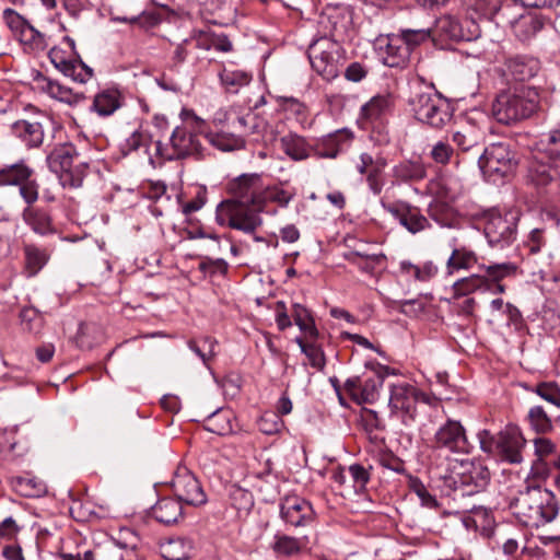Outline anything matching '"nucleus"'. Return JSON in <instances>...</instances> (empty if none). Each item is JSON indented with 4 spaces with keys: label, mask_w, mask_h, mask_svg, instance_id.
<instances>
[{
    "label": "nucleus",
    "mask_w": 560,
    "mask_h": 560,
    "mask_svg": "<svg viewBox=\"0 0 560 560\" xmlns=\"http://www.w3.org/2000/svg\"><path fill=\"white\" fill-rule=\"evenodd\" d=\"M262 189L261 176L256 173L243 174L231 180L228 190L232 197L217 206V223L247 234L254 233L262 223L259 217Z\"/></svg>",
    "instance_id": "f257e3e1"
},
{
    "label": "nucleus",
    "mask_w": 560,
    "mask_h": 560,
    "mask_svg": "<svg viewBox=\"0 0 560 560\" xmlns=\"http://www.w3.org/2000/svg\"><path fill=\"white\" fill-rule=\"evenodd\" d=\"M512 508L521 523L536 528L551 523L559 513L556 495L541 487H528L520 492Z\"/></svg>",
    "instance_id": "f03ea898"
},
{
    "label": "nucleus",
    "mask_w": 560,
    "mask_h": 560,
    "mask_svg": "<svg viewBox=\"0 0 560 560\" xmlns=\"http://www.w3.org/2000/svg\"><path fill=\"white\" fill-rule=\"evenodd\" d=\"M538 107V91L521 85L498 93L492 102L491 114L498 122L512 125L529 118Z\"/></svg>",
    "instance_id": "7ed1b4c3"
},
{
    "label": "nucleus",
    "mask_w": 560,
    "mask_h": 560,
    "mask_svg": "<svg viewBox=\"0 0 560 560\" xmlns=\"http://www.w3.org/2000/svg\"><path fill=\"white\" fill-rule=\"evenodd\" d=\"M411 88L409 105L417 120L435 129H441L450 122L451 104L435 91L433 84L425 85L424 80L418 78Z\"/></svg>",
    "instance_id": "20e7f679"
},
{
    "label": "nucleus",
    "mask_w": 560,
    "mask_h": 560,
    "mask_svg": "<svg viewBox=\"0 0 560 560\" xmlns=\"http://www.w3.org/2000/svg\"><path fill=\"white\" fill-rule=\"evenodd\" d=\"M205 121L190 114L185 125L176 127L170 138V147H164L161 141L154 142L155 155L163 160L183 159L186 156L199 158L202 155L203 145L201 139Z\"/></svg>",
    "instance_id": "39448f33"
},
{
    "label": "nucleus",
    "mask_w": 560,
    "mask_h": 560,
    "mask_svg": "<svg viewBox=\"0 0 560 560\" xmlns=\"http://www.w3.org/2000/svg\"><path fill=\"white\" fill-rule=\"evenodd\" d=\"M47 164L63 187L78 188L82 186L88 165L78 161V152L70 143L60 144L47 155Z\"/></svg>",
    "instance_id": "423d86ee"
},
{
    "label": "nucleus",
    "mask_w": 560,
    "mask_h": 560,
    "mask_svg": "<svg viewBox=\"0 0 560 560\" xmlns=\"http://www.w3.org/2000/svg\"><path fill=\"white\" fill-rule=\"evenodd\" d=\"M517 163L516 154L509 144L502 142L488 145L478 160L482 174L493 183L513 174Z\"/></svg>",
    "instance_id": "0eeeda50"
},
{
    "label": "nucleus",
    "mask_w": 560,
    "mask_h": 560,
    "mask_svg": "<svg viewBox=\"0 0 560 560\" xmlns=\"http://www.w3.org/2000/svg\"><path fill=\"white\" fill-rule=\"evenodd\" d=\"M5 23L14 37L30 52L43 51L47 48L46 36L34 28L22 15L13 10L4 11Z\"/></svg>",
    "instance_id": "6e6552de"
},
{
    "label": "nucleus",
    "mask_w": 560,
    "mask_h": 560,
    "mask_svg": "<svg viewBox=\"0 0 560 560\" xmlns=\"http://www.w3.org/2000/svg\"><path fill=\"white\" fill-rule=\"evenodd\" d=\"M171 485L179 503L199 506L207 502V495L200 482L187 468H178Z\"/></svg>",
    "instance_id": "1a4fd4ad"
},
{
    "label": "nucleus",
    "mask_w": 560,
    "mask_h": 560,
    "mask_svg": "<svg viewBox=\"0 0 560 560\" xmlns=\"http://www.w3.org/2000/svg\"><path fill=\"white\" fill-rule=\"evenodd\" d=\"M382 207L386 212L392 214L401 226L412 234L420 233L430 228V222L428 218L421 213V210L407 201H382Z\"/></svg>",
    "instance_id": "9d476101"
},
{
    "label": "nucleus",
    "mask_w": 560,
    "mask_h": 560,
    "mask_svg": "<svg viewBox=\"0 0 560 560\" xmlns=\"http://www.w3.org/2000/svg\"><path fill=\"white\" fill-rule=\"evenodd\" d=\"M463 470L452 476L454 490H458L463 495L479 492L486 488L490 479L489 469L481 464L462 465Z\"/></svg>",
    "instance_id": "9b49d317"
},
{
    "label": "nucleus",
    "mask_w": 560,
    "mask_h": 560,
    "mask_svg": "<svg viewBox=\"0 0 560 560\" xmlns=\"http://www.w3.org/2000/svg\"><path fill=\"white\" fill-rule=\"evenodd\" d=\"M434 443L436 447H444L454 453H469L472 447L462 423L451 419L438 429Z\"/></svg>",
    "instance_id": "f8f14e48"
},
{
    "label": "nucleus",
    "mask_w": 560,
    "mask_h": 560,
    "mask_svg": "<svg viewBox=\"0 0 560 560\" xmlns=\"http://www.w3.org/2000/svg\"><path fill=\"white\" fill-rule=\"evenodd\" d=\"M383 382V376L375 373L364 377L355 376L347 380L345 389L357 404H373L378 398Z\"/></svg>",
    "instance_id": "ddd939ff"
},
{
    "label": "nucleus",
    "mask_w": 560,
    "mask_h": 560,
    "mask_svg": "<svg viewBox=\"0 0 560 560\" xmlns=\"http://www.w3.org/2000/svg\"><path fill=\"white\" fill-rule=\"evenodd\" d=\"M317 45H319L320 50V65L317 63V74L330 81L339 74L342 48L336 40H331L327 37L317 38Z\"/></svg>",
    "instance_id": "4468645a"
},
{
    "label": "nucleus",
    "mask_w": 560,
    "mask_h": 560,
    "mask_svg": "<svg viewBox=\"0 0 560 560\" xmlns=\"http://www.w3.org/2000/svg\"><path fill=\"white\" fill-rule=\"evenodd\" d=\"M556 180L560 182V170L535 152L527 165L526 182L540 188Z\"/></svg>",
    "instance_id": "2eb2a0df"
},
{
    "label": "nucleus",
    "mask_w": 560,
    "mask_h": 560,
    "mask_svg": "<svg viewBox=\"0 0 560 560\" xmlns=\"http://www.w3.org/2000/svg\"><path fill=\"white\" fill-rule=\"evenodd\" d=\"M513 217L492 213L485 224V235L491 245L509 244L515 234Z\"/></svg>",
    "instance_id": "dca6fc26"
},
{
    "label": "nucleus",
    "mask_w": 560,
    "mask_h": 560,
    "mask_svg": "<svg viewBox=\"0 0 560 560\" xmlns=\"http://www.w3.org/2000/svg\"><path fill=\"white\" fill-rule=\"evenodd\" d=\"M49 59L56 69L75 82L84 83L93 75L90 67L80 60L67 59L59 48H52L49 51Z\"/></svg>",
    "instance_id": "f3484780"
},
{
    "label": "nucleus",
    "mask_w": 560,
    "mask_h": 560,
    "mask_svg": "<svg viewBox=\"0 0 560 560\" xmlns=\"http://www.w3.org/2000/svg\"><path fill=\"white\" fill-rule=\"evenodd\" d=\"M525 442L518 430L508 428L497 436L498 453L509 463L518 464L523 460L522 450L525 446Z\"/></svg>",
    "instance_id": "a211bd4d"
},
{
    "label": "nucleus",
    "mask_w": 560,
    "mask_h": 560,
    "mask_svg": "<svg viewBox=\"0 0 560 560\" xmlns=\"http://www.w3.org/2000/svg\"><path fill=\"white\" fill-rule=\"evenodd\" d=\"M419 398L417 388L408 383H398L392 386L389 406L413 419Z\"/></svg>",
    "instance_id": "6ab92c4d"
},
{
    "label": "nucleus",
    "mask_w": 560,
    "mask_h": 560,
    "mask_svg": "<svg viewBox=\"0 0 560 560\" xmlns=\"http://www.w3.org/2000/svg\"><path fill=\"white\" fill-rule=\"evenodd\" d=\"M380 54L388 67H401L409 59V48L405 46L400 35H390L380 39Z\"/></svg>",
    "instance_id": "aec40b11"
},
{
    "label": "nucleus",
    "mask_w": 560,
    "mask_h": 560,
    "mask_svg": "<svg viewBox=\"0 0 560 560\" xmlns=\"http://www.w3.org/2000/svg\"><path fill=\"white\" fill-rule=\"evenodd\" d=\"M471 25L475 27L474 31L465 30L463 24L452 15H444L436 20L435 27L432 30L434 37L440 36L442 38H447L452 40H470L476 36L477 27L474 23Z\"/></svg>",
    "instance_id": "412c9836"
},
{
    "label": "nucleus",
    "mask_w": 560,
    "mask_h": 560,
    "mask_svg": "<svg viewBox=\"0 0 560 560\" xmlns=\"http://www.w3.org/2000/svg\"><path fill=\"white\" fill-rule=\"evenodd\" d=\"M122 103V92L117 86H107L95 94L91 109L98 116L107 117L119 109Z\"/></svg>",
    "instance_id": "4be33fe9"
},
{
    "label": "nucleus",
    "mask_w": 560,
    "mask_h": 560,
    "mask_svg": "<svg viewBox=\"0 0 560 560\" xmlns=\"http://www.w3.org/2000/svg\"><path fill=\"white\" fill-rule=\"evenodd\" d=\"M311 511V505L296 497H287L280 504V515L282 520L291 525L300 526L312 522L306 512Z\"/></svg>",
    "instance_id": "5701e85b"
},
{
    "label": "nucleus",
    "mask_w": 560,
    "mask_h": 560,
    "mask_svg": "<svg viewBox=\"0 0 560 560\" xmlns=\"http://www.w3.org/2000/svg\"><path fill=\"white\" fill-rule=\"evenodd\" d=\"M452 139L462 152L478 153L483 142V132L479 127L467 124L455 130Z\"/></svg>",
    "instance_id": "b1692460"
},
{
    "label": "nucleus",
    "mask_w": 560,
    "mask_h": 560,
    "mask_svg": "<svg viewBox=\"0 0 560 560\" xmlns=\"http://www.w3.org/2000/svg\"><path fill=\"white\" fill-rule=\"evenodd\" d=\"M12 131L28 148H37L44 141V128L37 121L18 120L13 124Z\"/></svg>",
    "instance_id": "393cba45"
},
{
    "label": "nucleus",
    "mask_w": 560,
    "mask_h": 560,
    "mask_svg": "<svg viewBox=\"0 0 560 560\" xmlns=\"http://www.w3.org/2000/svg\"><path fill=\"white\" fill-rule=\"evenodd\" d=\"M392 107L393 101L388 94L375 95L361 107L360 119L366 122L380 120Z\"/></svg>",
    "instance_id": "a878e982"
},
{
    "label": "nucleus",
    "mask_w": 560,
    "mask_h": 560,
    "mask_svg": "<svg viewBox=\"0 0 560 560\" xmlns=\"http://www.w3.org/2000/svg\"><path fill=\"white\" fill-rule=\"evenodd\" d=\"M393 177L396 182H419L427 176L424 164L419 160H405L396 164L393 170Z\"/></svg>",
    "instance_id": "bb28decb"
},
{
    "label": "nucleus",
    "mask_w": 560,
    "mask_h": 560,
    "mask_svg": "<svg viewBox=\"0 0 560 560\" xmlns=\"http://www.w3.org/2000/svg\"><path fill=\"white\" fill-rule=\"evenodd\" d=\"M536 152L560 170V128L544 135Z\"/></svg>",
    "instance_id": "cd10ccee"
},
{
    "label": "nucleus",
    "mask_w": 560,
    "mask_h": 560,
    "mask_svg": "<svg viewBox=\"0 0 560 560\" xmlns=\"http://www.w3.org/2000/svg\"><path fill=\"white\" fill-rule=\"evenodd\" d=\"M154 518L163 524L176 523L183 515L182 503L176 499L163 498L152 508Z\"/></svg>",
    "instance_id": "c85d7f7f"
},
{
    "label": "nucleus",
    "mask_w": 560,
    "mask_h": 560,
    "mask_svg": "<svg viewBox=\"0 0 560 560\" xmlns=\"http://www.w3.org/2000/svg\"><path fill=\"white\" fill-rule=\"evenodd\" d=\"M477 260L475 252L466 247H454L446 261V272L453 275L459 270H468L477 264Z\"/></svg>",
    "instance_id": "c756f323"
},
{
    "label": "nucleus",
    "mask_w": 560,
    "mask_h": 560,
    "mask_svg": "<svg viewBox=\"0 0 560 560\" xmlns=\"http://www.w3.org/2000/svg\"><path fill=\"white\" fill-rule=\"evenodd\" d=\"M49 255L43 248H39L33 244H26L24 246V272L27 277L36 276L47 264Z\"/></svg>",
    "instance_id": "7c9ffc66"
},
{
    "label": "nucleus",
    "mask_w": 560,
    "mask_h": 560,
    "mask_svg": "<svg viewBox=\"0 0 560 560\" xmlns=\"http://www.w3.org/2000/svg\"><path fill=\"white\" fill-rule=\"evenodd\" d=\"M506 74L515 81H525L533 78L537 71V65L533 60L523 57L509 58L505 62Z\"/></svg>",
    "instance_id": "2f4dec72"
},
{
    "label": "nucleus",
    "mask_w": 560,
    "mask_h": 560,
    "mask_svg": "<svg viewBox=\"0 0 560 560\" xmlns=\"http://www.w3.org/2000/svg\"><path fill=\"white\" fill-rule=\"evenodd\" d=\"M192 541L187 538H172L161 546V553L166 560H186L192 551Z\"/></svg>",
    "instance_id": "473e14b6"
},
{
    "label": "nucleus",
    "mask_w": 560,
    "mask_h": 560,
    "mask_svg": "<svg viewBox=\"0 0 560 560\" xmlns=\"http://www.w3.org/2000/svg\"><path fill=\"white\" fill-rule=\"evenodd\" d=\"M478 290H489V280L482 275H471L453 283L454 298L469 295Z\"/></svg>",
    "instance_id": "72a5a7b5"
},
{
    "label": "nucleus",
    "mask_w": 560,
    "mask_h": 560,
    "mask_svg": "<svg viewBox=\"0 0 560 560\" xmlns=\"http://www.w3.org/2000/svg\"><path fill=\"white\" fill-rule=\"evenodd\" d=\"M43 90L52 98L69 105H77L85 97L83 94L74 93L70 88L60 84L57 81L45 80Z\"/></svg>",
    "instance_id": "f704fd0d"
},
{
    "label": "nucleus",
    "mask_w": 560,
    "mask_h": 560,
    "mask_svg": "<svg viewBox=\"0 0 560 560\" xmlns=\"http://www.w3.org/2000/svg\"><path fill=\"white\" fill-rule=\"evenodd\" d=\"M33 171L24 163H16L0 170V185L20 186L22 183L31 178Z\"/></svg>",
    "instance_id": "c9c22d12"
},
{
    "label": "nucleus",
    "mask_w": 560,
    "mask_h": 560,
    "mask_svg": "<svg viewBox=\"0 0 560 560\" xmlns=\"http://www.w3.org/2000/svg\"><path fill=\"white\" fill-rule=\"evenodd\" d=\"M480 268L485 271L483 276L489 280V290L492 283H499L506 278L515 277L518 269L513 262L481 265Z\"/></svg>",
    "instance_id": "e433bc0d"
},
{
    "label": "nucleus",
    "mask_w": 560,
    "mask_h": 560,
    "mask_svg": "<svg viewBox=\"0 0 560 560\" xmlns=\"http://www.w3.org/2000/svg\"><path fill=\"white\" fill-rule=\"evenodd\" d=\"M306 545V537L294 538L287 535H276L271 546L278 556H293L299 553Z\"/></svg>",
    "instance_id": "4c0bfd02"
},
{
    "label": "nucleus",
    "mask_w": 560,
    "mask_h": 560,
    "mask_svg": "<svg viewBox=\"0 0 560 560\" xmlns=\"http://www.w3.org/2000/svg\"><path fill=\"white\" fill-rule=\"evenodd\" d=\"M22 217L35 233L44 235L51 231L50 218L44 211L27 207L24 209Z\"/></svg>",
    "instance_id": "58836bf2"
},
{
    "label": "nucleus",
    "mask_w": 560,
    "mask_h": 560,
    "mask_svg": "<svg viewBox=\"0 0 560 560\" xmlns=\"http://www.w3.org/2000/svg\"><path fill=\"white\" fill-rule=\"evenodd\" d=\"M220 80L228 92L237 93L241 88L249 84L252 75L243 70L224 68L220 73Z\"/></svg>",
    "instance_id": "ea45409f"
},
{
    "label": "nucleus",
    "mask_w": 560,
    "mask_h": 560,
    "mask_svg": "<svg viewBox=\"0 0 560 560\" xmlns=\"http://www.w3.org/2000/svg\"><path fill=\"white\" fill-rule=\"evenodd\" d=\"M294 192L280 186L266 187L264 185L262 197H261V211L266 202H276L281 207L287 206L293 198Z\"/></svg>",
    "instance_id": "a19ab883"
},
{
    "label": "nucleus",
    "mask_w": 560,
    "mask_h": 560,
    "mask_svg": "<svg viewBox=\"0 0 560 560\" xmlns=\"http://www.w3.org/2000/svg\"><path fill=\"white\" fill-rule=\"evenodd\" d=\"M399 35L404 40L405 46L409 48V54L412 49L427 42L428 39H434L432 28H406L401 30Z\"/></svg>",
    "instance_id": "79ce46f5"
},
{
    "label": "nucleus",
    "mask_w": 560,
    "mask_h": 560,
    "mask_svg": "<svg viewBox=\"0 0 560 560\" xmlns=\"http://www.w3.org/2000/svg\"><path fill=\"white\" fill-rule=\"evenodd\" d=\"M283 151L293 160H303L307 158L308 151L303 138L298 136H287L281 139Z\"/></svg>",
    "instance_id": "37998d69"
},
{
    "label": "nucleus",
    "mask_w": 560,
    "mask_h": 560,
    "mask_svg": "<svg viewBox=\"0 0 560 560\" xmlns=\"http://www.w3.org/2000/svg\"><path fill=\"white\" fill-rule=\"evenodd\" d=\"M400 270L406 275L412 276L418 281H428L438 272L436 266L432 262H427L422 267H419L409 261H401Z\"/></svg>",
    "instance_id": "c03bdc74"
},
{
    "label": "nucleus",
    "mask_w": 560,
    "mask_h": 560,
    "mask_svg": "<svg viewBox=\"0 0 560 560\" xmlns=\"http://www.w3.org/2000/svg\"><path fill=\"white\" fill-rule=\"evenodd\" d=\"M150 142V137L148 133L136 130L128 138L125 139L121 144V151L124 154H129L133 151L139 150L140 148H147ZM148 152L149 160L151 163H154L153 155L145 149Z\"/></svg>",
    "instance_id": "a18cd8bd"
},
{
    "label": "nucleus",
    "mask_w": 560,
    "mask_h": 560,
    "mask_svg": "<svg viewBox=\"0 0 560 560\" xmlns=\"http://www.w3.org/2000/svg\"><path fill=\"white\" fill-rule=\"evenodd\" d=\"M386 165V159L383 156H377L375 159L374 166L371 167V170L366 174V182L374 195H380L383 189L384 180L382 178V173L385 170Z\"/></svg>",
    "instance_id": "49530a36"
},
{
    "label": "nucleus",
    "mask_w": 560,
    "mask_h": 560,
    "mask_svg": "<svg viewBox=\"0 0 560 560\" xmlns=\"http://www.w3.org/2000/svg\"><path fill=\"white\" fill-rule=\"evenodd\" d=\"M202 138L221 151H233L243 145V141L240 138L228 133L206 135Z\"/></svg>",
    "instance_id": "de8ad7c7"
},
{
    "label": "nucleus",
    "mask_w": 560,
    "mask_h": 560,
    "mask_svg": "<svg viewBox=\"0 0 560 560\" xmlns=\"http://www.w3.org/2000/svg\"><path fill=\"white\" fill-rule=\"evenodd\" d=\"M542 27V23L534 16H523L515 25L514 31L517 37L522 40H527L533 37Z\"/></svg>",
    "instance_id": "09e8293b"
},
{
    "label": "nucleus",
    "mask_w": 560,
    "mask_h": 560,
    "mask_svg": "<svg viewBox=\"0 0 560 560\" xmlns=\"http://www.w3.org/2000/svg\"><path fill=\"white\" fill-rule=\"evenodd\" d=\"M528 421L537 433H547L552 429L551 420L541 406H535L529 409Z\"/></svg>",
    "instance_id": "8fccbe9b"
},
{
    "label": "nucleus",
    "mask_w": 560,
    "mask_h": 560,
    "mask_svg": "<svg viewBox=\"0 0 560 560\" xmlns=\"http://www.w3.org/2000/svg\"><path fill=\"white\" fill-rule=\"evenodd\" d=\"M215 340L207 337L198 341H189L188 347L207 364L215 355Z\"/></svg>",
    "instance_id": "3c124183"
},
{
    "label": "nucleus",
    "mask_w": 560,
    "mask_h": 560,
    "mask_svg": "<svg viewBox=\"0 0 560 560\" xmlns=\"http://www.w3.org/2000/svg\"><path fill=\"white\" fill-rule=\"evenodd\" d=\"M534 392L544 400L560 408V387L555 382H542L536 385Z\"/></svg>",
    "instance_id": "603ef678"
},
{
    "label": "nucleus",
    "mask_w": 560,
    "mask_h": 560,
    "mask_svg": "<svg viewBox=\"0 0 560 560\" xmlns=\"http://www.w3.org/2000/svg\"><path fill=\"white\" fill-rule=\"evenodd\" d=\"M12 482L16 491L25 497H35L42 491L40 485L34 478L15 477Z\"/></svg>",
    "instance_id": "864d4df0"
},
{
    "label": "nucleus",
    "mask_w": 560,
    "mask_h": 560,
    "mask_svg": "<svg viewBox=\"0 0 560 560\" xmlns=\"http://www.w3.org/2000/svg\"><path fill=\"white\" fill-rule=\"evenodd\" d=\"M283 422L275 412H266L258 421L259 430L265 434H275L280 431Z\"/></svg>",
    "instance_id": "5fc2aeb1"
},
{
    "label": "nucleus",
    "mask_w": 560,
    "mask_h": 560,
    "mask_svg": "<svg viewBox=\"0 0 560 560\" xmlns=\"http://www.w3.org/2000/svg\"><path fill=\"white\" fill-rule=\"evenodd\" d=\"M410 489L417 494L421 503L427 508H436L438 501L431 495L425 486L419 479L410 481Z\"/></svg>",
    "instance_id": "6e6d98bb"
},
{
    "label": "nucleus",
    "mask_w": 560,
    "mask_h": 560,
    "mask_svg": "<svg viewBox=\"0 0 560 560\" xmlns=\"http://www.w3.org/2000/svg\"><path fill=\"white\" fill-rule=\"evenodd\" d=\"M207 201V191L205 188H199L196 196L190 200L182 206V210L184 214L188 215L192 212H196L200 210Z\"/></svg>",
    "instance_id": "4d7b16f0"
},
{
    "label": "nucleus",
    "mask_w": 560,
    "mask_h": 560,
    "mask_svg": "<svg viewBox=\"0 0 560 560\" xmlns=\"http://www.w3.org/2000/svg\"><path fill=\"white\" fill-rule=\"evenodd\" d=\"M348 471L353 480L354 488L363 489L370 479L369 471L359 464L351 465Z\"/></svg>",
    "instance_id": "13d9d810"
},
{
    "label": "nucleus",
    "mask_w": 560,
    "mask_h": 560,
    "mask_svg": "<svg viewBox=\"0 0 560 560\" xmlns=\"http://www.w3.org/2000/svg\"><path fill=\"white\" fill-rule=\"evenodd\" d=\"M470 7L482 15H492L500 8V0H470Z\"/></svg>",
    "instance_id": "bf43d9fd"
},
{
    "label": "nucleus",
    "mask_w": 560,
    "mask_h": 560,
    "mask_svg": "<svg viewBox=\"0 0 560 560\" xmlns=\"http://www.w3.org/2000/svg\"><path fill=\"white\" fill-rule=\"evenodd\" d=\"M20 195L30 206L38 199V185L35 180L27 179L20 185Z\"/></svg>",
    "instance_id": "052dcab7"
},
{
    "label": "nucleus",
    "mask_w": 560,
    "mask_h": 560,
    "mask_svg": "<svg viewBox=\"0 0 560 560\" xmlns=\"http://www.w3.org/2000/svg\"><path fill=\"white\" fill-rule=\"evenodd\" d=\"M453 153L451 145L444 142H438L431 151V156L436 163L446 164Z\"/></svg>",
    "instance_id": "680f3d73"
},
{
    "label": "nucleus",
    "mask_w": 560,
    "mask_h": 560,
    "mask_svg": "<svg viewBox=\"0 0 560 560\" xmlns=\"http://www.w3.org/2000/svg\"><path fill=\"white\" fill-rule=\"evenodd\" d=\"M213 34L214 33H210L208 31L198 30L191 33L190 38L196 42V46L198 48L203 50H210L211 48H213Z\"/></svg>",
    "instance_id": "e2e57ef3"
},
{
    "label": "nucleus",
    "mask_w": 560,
    "mask_h": 560,
    "mask_svg": "<svg viewBox=\"0 0 560 560\" xmlns=\"http://www.w3.org/2000/svg\"><path fill=\"white\" fill-rule=\"evenodd\" d=\"M339 137V135H331L324 140L323 145L327 147V149L317 152V155L323 158H336L340 151Z\"/></svg>",
    "instance_id": "0e129e2a"
},
{
    "label": "nucleus",
    "mask_w": 560,
    "mask_h": 560,
    "mask_svg": "<svg viewBox=\"0 0 560 560\" xmlns=\"http://www.w3.org/2000/svg\"><path fill=\"white\" fill-rule=\"evenodd\" d=\"M480 448L488 454L498 453L497 438L493 436L488 430H481L478 433Z\"/></svg>",
    "instance_id": "69168bd1"
},
{
    "label": "nucleus",
    "mask_w": 560,
    "mask_h": 560,
    "mask_svg": "<svg viewBox=\"0 0 560 560\" xmlns=\"http://www.w3.org/2000/svg\"><path fill=\"white\" fill-rule=\"evenodd\" d=\"M295 323L301 330L305 331L311 337L315 334L314 319L310 315H307L305 310L296 312Z\"/></svg>",
    "instance_id": "338daca9"
},
{
    "label": "nucleus",
    "mask_w": 560,
    "mask_h": 560,
    "mask_svg": "<svg viewBox=\"0 0 560 560\" xmlns=\"http://www.w3.org/2000/svg\"><path fill=\"white\" fill-rule=\"evenodd\" d=\"M545 244L544 241V232L539 229H534L529 233V237L527 241V246L532 254H536L540 250L541 246Z\"/></svg>",
    "instance_id": "774afa93"
}]
</instances>
